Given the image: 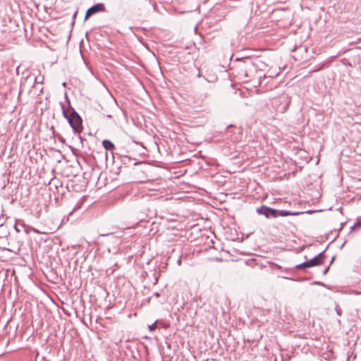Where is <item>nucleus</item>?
<instances>
[{
  "label": "nucleus",
  "instance_id": "obj_1",
  "mask_svg": "<svg viewBox=\"0 0 361 361\" xmlns=\"http://www.w3.org/2000/svg\"><path fill=\"white\" fill-rule=\"evenodd\" d=\"M62 114L68 120L69 125L71 126L75 133H80L82 129V118L75 110L70 105L68 102V106L63 103H60Z\"/></svg>",
  "mask_w": 361,
  "mask_h": 361
},
{
  "label": "nucleus",
  "instance_id": "obj_2",
  "mask_svg": "<svg viewBox=\"0 0 361 361\" xmlns=\"http://www.w3.org/2000/svg\"><path fill=\"white\" fill-rule=\"evenodd\" d=\"M326 258V256L324 255V252H322L319 254H318L317 256L313 257L312 259L304 262L301 264H297L295 266V268L298 269H305V268H309L312 267L319 266L320 264H322L324 262V259Z\"/></svg>",
  "mask_w": 361,
  "mask_h": 361
},
{
  "label": "nucleus",
  "instance_id": "obj_3",
  "mask_svg": "<svg viewBox=\"0 0 361 361\" xmlns=\"http://www.w3.org/2000/svg\"><path fill=\"white\" fill-rule=\"evenodd\" d=\"M37 78L30 75L21 78L20 84V93H30L35 86Z\"/></svg>",
  "mask_w": 361,
  "mask_h": 361
},
{
  "label": "nucleus",
  "instance_id": "obj_4",
  "mask_svg": "<svg viewBox=\"0 0 361 361\" xmlns=\"http://www.w3.org/2000/svg\"><path fill=\"white\" fill-rule=\"evenodd\" d=\"M216 235L214 231H211L209 228L207 230L204 228V251L207 250H211L212 248L214 251H217L218 250L215 247V241Z\"/></svg>",
  "mask_w": 361,
  "mask_h": 361
},
{
  "label": "nucleus",
  "instance_id": "obj_5",
  "mask_svg": "<svg viewBox=\"0 0 361 361\" xmlns=\"http://www.w3.org/2000/svg\"><path fill=\"white\" fill-rule=\"evenodd\" d=\"M257 212L259 214L264 215L266 218H276L279 216V210L272 209L266 205H262L257 209Z\"/></svg>",
  "mask_w": 361,
  "mask_h": 361
},
{
  "label": "nucleus",
  "instance_id": "obj_6",
  "mask_svg": "<svg viewBox=\"0 0 361 361\" xmlns=\"http://www.w3.org/2000/svg\"><path fill=\"white\" fill-rule=\"evenodd\" d=\"M106 11L104 4L102 3H98L89 8L85 13V20L88 19L92 15L99 13L104 12Z\"/></svg>",
  "mask_w": 361,
  "mask_h": 361
},
{
  "label": "nucleus",
  "instance_id": "obj_7",
  "mask_svg": "<svg viewBox=\"0 0 361 361\" xmlns=\"http://www.w3.org/2000/svg\"><path fill=\"white\" fill-rule=\"evenodd\" d=\"M313 212H314L312 210H308V211H306L305 212H292L287 211V210H279V216H297V215L302 214L304 213L312 214Z\"/></svg>",
  "mask_w": 361,
  "mask_h": 361
},
{
  "label": "nucleus",
  "instance_id": "obj_8",
  "mask_svg": "<svg viewBox=\"0 0 361 361\" xmlns=\"http://www.w3.org/2000/svg\"><path fill=\"white\" fill-rule=\"evenodd\" d=\"M102 145L106 150L113 151L115 148L114 143L109 140H104L102 141Z\"/></svg>",
  "mask_w": 361,
  "mask_h": 361
},
{
  "label": "nucleus",
  "instance_id": "obj_9",
  "mask_svg": "<svg viewBox=\"0 0 361 361\" xmlns=\"http://www.w3.org/2000/svg\"><path fill=\"white\" fill-rule=\"evenodd\" d=\"M209 82H214L217 80L218 78L216 74H209L207 78H205Z\"/></svg>",
  "mask_w": 361,
  "mask_h": 361
},
{
  "label": "nucleus",
  "instance_id": "obj_10",
  "mask_svg": "<svg viewBox=\"0 0 361 361\" xmlns=\"http://www.w3.org/2000/svg\"><path fill=\"white\" fill-rule=\"evenodd\" d=\"M335 310L336 312V314L338 316H341L342 314V310L341 309V307L338 306V305H336L335 306Z\"/></svg>",
  "mask_w": 361,
  "mask_h": 361
},
{
  "label": "nucleus",
  "instance_id": "obj_11",
  "mask_svg": "<svg viewBox=\"0 0 361 361\" xmlns=\"http://www.w3.org/2000/svg\"><path fill=\"white\" fill-rule=\"evenodd\" d=\"M156 327H157V322H155L154 324L148 326V328L150 331L154 330L156 329Z\"/></svg>",
  "mask_w": 361,
  "mask_h": 361
},
{
  "label": "nucleus",
  "instance_id": "obj_12",
  "mask_svg": "<svg viewBox=\"0 0 361 361\" xmlns=\"http://www.w3.org/2000/svg\"><path fill=\"white\" fill-rule=\"evenodd\" d=\"M208 259L209 260H216V261H221V257H218V256H215L214 257H207Z\"/></svg>",
  "mask_w": 361,
  "mask_h": 361
},
{
  "label": "nucleus",
  "instance_id": "obj_13",
  "mask_svg": "<svg viewBox=\"0 0 361 361\" xmlns=\"http://www.w3.org/2000/svg\"><path fill=\"white\" fill-rule=\"evenodd\" d=\"M354 226L355 228H360V227H361V223L359 221H357L356 223L354 224Z\"/></svg>",
  "mask_w": 361,
  "mask_h": 361
},
{
  "label": "nucleus",
  "instance_id": "obj_14",
  "mask_svg": "<svg viewBox=\"0 0 361 361\" xmlns=\"http://www.w3.org/2000/svg\"><path fill=\"white\" fill-rule=\"evenodd\" d=\"M329 269V267L326 268V269H324V271L323 274H326L328 272Z\"/></svg>",
  "mask_w": 361,
  "mask_h": 361
},
{
  "label": "nucleus",
  "instance_id": "obj_15",
  "mask_svg": "<svg viewBox=\"0 0 361 361\" xmlns=\"http://www.w3.org/2000/svg\"><path fill=\"white\" fill-rule=\"evenodd\" d=\"M33 231L36 233H41L40 231H39L38 230L35 229V228H33Z\"/></svg>",
  "mask_w": 361,
  "mask_h": 361
},
{
  "label": "nucleus",
  "instance_id": "obj_16",
  "mask_svg": "<svg viewBox=\"0 0 361 361\" xmlns=\"http://www.w3.org/2000/svg\"><path fill=\"white\" fill-rule=\"evenodd\" d=\"M355 228V227L354 225L350 227V231H353Z\"/></svg>",
  "mask_w": 361,
  "mask_h": 361
},
{
  "label": "nucleus",
  "instance_id": "obj_17",
  "mask_svg": "<svg viewBox=\"0 0 361 361\" xmlns=\"http://www.w3.org/2000/svg\"><path fill=\"white\" fill-rule=\"evenodd\" d=\"M111 233H106V234H100V236H107L110 235Z\"/></svg>",
  "mask_w": 361,
  "mask_h": 361
},
{
  "label": "nucleus",
  "instance_id": "obj_18",
  "mask_svg": "<svg viewBox=\"0 0 361 361\" xmlns=\"http://www.w3.org/2000/svg\"><path fill=\"white\" fill-rule=\"evenodd\" d=\"M154 296H156L157 298H158L159 296V293H155L154 294Z\"/></svg>",
  "mask_w": 361,
  "mask_h": 361
},
{
  "label": "nucleus",
  "instance_id": "obj_19",
  "mask_svg": "<svg viewBox=\"0 0 361 361\" xmlns=\"http://www.w3.org/2000/svg\"><path fill=\"white\" fill-rule=\"evenodd\" d=\"M207 223V219H204V227L206 226Z\"/></svg>",
  "mask_w": 361,
  "mask_h": 361
},
{
  "label": "nucleus",
  "instance_id": "obj_20",
  "mask_svg": "<svg viewBox=\"0 0 361 361\" xmlns=\"http://www.w3.org/2000/svg\"><path fill=\"white\" fill-rule=\"evenodd\" d=\"M197 26H195V32H197Z\"/></svg>",
  "mask_w": 361,
  "mask_h": 361
},
{
  "label": "nucleus",
  "instance_id": "obj_21",
  "mask_svg": "<svg viewBox=\"0 0 361 361\" xmlns=\"http://www.w3.org/2000/svg\"><path fill=\"white\" fill-rule=\"evenodd\" d=\"M197 9L199 11V13H200V6L197 7Z\"/></svg>",
  "mask_w": 361,
  "mask_h": 361
},
{
  "label": "nucleus",
  "instance_id": "obj_22",
  "mask_svg": "<svg viewBox=\"0 0 361 361\" xmlns=\"http://www.w3.org/2000/svg\"><path fill=\"white\" fill-rule=\"evenodd\" d=\"M334 260V258H332L331 263H332Z\"/></svg>",
  "mask_w": 361,
  "mask_h": 361
}]
</instances>
